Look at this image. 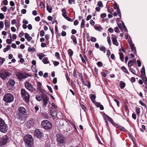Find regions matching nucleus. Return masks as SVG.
<instances>
[{
    "mask_svg": "<svg viewBox=\"0 0 147 147\" xmlns=\"http://www.w3.org/2000/svg\"><path fill=\"white\" fill-rule=\"evenodd\" d=\"M27 112L26 109L24 107H19L17 113V118L21 120H24L26 119Z\"/></svg>",
    "mask_w": 147,
    "mask_h": 147,
    "instance_id": "f257e3e1",
    "label": "nucleus"
},
{
    "mask_svg": "<svg viewBox=\"0 0 147 147\" xmlns=\"http://www.w3.org/2000/svg\"><path fill=\"white\" fill-rule=\"evenodd\" d=\"M24 140L25 143L29 146L32 145L34 143L33 139L31 135H26L24 136Z\"/></svg>",
    "mask_w": 147,
    "mask_h": 147,
    "instance_id": "f03ea898",
    "label": "nucleus"
},
{
    "mask_svg": "<svg viewBox=\"0 0 147 147\" xmlns=\"http://www.w3.org/2000/svg\"><path fill=\"white\" fill-rule=\"evenodd\" d=\"M14 100L13 95L10 93L6 94L3 98V100L7 103H10L13 102Z\"/></svg>",
    "mask_w": 147,
    "mask_h": 147,
    "instance_id": "7ed1b4c3",
    "label": "nucleus"
},
{
    "mask_svg": "<svg viewBox=\"0 0 147 147\" xmlns=\"http://www.w3.org/2000/svg\"><path fill=\"white\" fill-rule=\"evenodd\" d=\"M41 124L42 127L46 129H50L52 127L51 123L47 120L42 121Z\"/></svg>",
    "mask_w": 147,
    "mask_h": 147,
    "instance_id": "20e7f679",
    "label": "nucleus"
},
{
    "mask_svg": "<svg viewBox=\"0 0 147 147\" xmlns=\"http://www.w3.org/2000/svg\"><path fill=\"white\" fill-rule=\"evenodd\" d=\"M21 91V94L23 98L26 101L28 102L30 98V95L24 89H22Z\"/></svg>",
    "mask_w": 147,
    "mask_h": 147,
    "instance_id": "39448f33",
    "label": "nucleus"
},
{
    "mask_svg": "<svg viewBox=\"0 0 147 147\" xmlns=\"http://www.w3.org/2000/svg\"><path fill=\"white\" fill-rule=\"evenodd\" d=\"M10 75V73L5 70H2L0 72V78L3 80L7 79Z\"/></svg>",
    "mask_w": 147,
    "mask_h": 147,
    "instance_id": "423d86ee",
    "label": "nucleus"
},
{
    "mask_svg": "<svg viewBox=\"0 0 147 147\" xmlns=\"http://www.w3.org/2000/svg\"><path fill=\"white\" fill-rule=\"evenodd\" d=\"M57 141L58 144L61 146V144H64L65 140L64 137L61 134H58L57 135Z\"/></svg>",
    "mask_w": 147,
    "mask_h": 147,
    "instance_id": "0eeeda50",
    "label": "nucleus"
},
{
    "mask_svg": "<svg viewBox=\"0 0 147 147\" xmlns=\"http://www.w3.org/2000/svg\"><path fill=\"white\" fill-rule=\"evenodd\" d=\"M9 139L8 137L6 135L0 138V146H3L6 144Z\"/></svg>",
    "mask_w": 147,
    "mask_h": 147,
    "instance_id": "6e6552de",
    "label": "nucleus"
},
{
    "mask_svg": "<svg viewBox=\"0 0 147 147\" xmlns=\"http://www.w3.org/2000/svg\"><path fill=\"white\" fill-rule=\"evenodd\" d=\"M24 86L30 92H34L36 91V89L34 88L33 86L28 82H25Z\"/></svg>",
    "mask_w": 147,
    "mask_h": 147,
    "instance_id": "1a4fd4ad",
    "label": "nucleus"
},
{
    "mask_svg": "<svg viewBox=\"0 0 147 147\" xmlns=\"http://www.w3.org/2000/svg\"><path fill=\"white\" fill-rule=\"evenodd\" d=\"M8 129V126L5 122L0 126V131L2 133H6Z\"/></svg>",
    "mask_w": 147,
    "mask_h": 147,
    "instance_id": "9d476101",
    "label": "nucleus"
},
{
    "mask_svg": "<svg viewBox=\"0 0 147 147\" xmlns=\"http://www.w3.org/2000/svg\"><path fill=\"white\" fill-rule=\"evenodd\" d=\"M34 120L33 119L31 118L27 121L26 125L28 128H30L34 126Z\"/></svg>",
    "mask_w": 147,
    "mask_h": 147,
    "instance_id": "9b49d317",
    "label": "nucleus"
},
{
    "mask_svg": "<svg viewBox=\"0 0 147 147\" xmlns=\"http://www.w3.org/2000/svg\"><path fill=\"white\" fill-rule=\"evenodd\" d=\"M42 98L43 106L46 107L48 104V101L49 100V98L44 93H42Z\"/></svg>",
    "mask_w": 147,
    "mask_h": 147,
    "instance_id": "f8f14e48",
    "label": "nucleus"
},
{
    "mask_svg": "<svg viewBox=\"0 0 147 147\" xmlns=\"http://www.w3.org/2000/svg\"><path fill=\"white\" fill-rule=\"evenodd\" d=\"M128 41L132 52L135 53H136V48L134 46V44L132 43L131 40L130 39H128Z\"/></svg>",
    "mask_w": 147,
    "mask_h": 147,
    "instance_id": "ddd939ff",
    "label": "nucleus"
},
{
    "mask_svg": "<svg viewBox=\"0 0 147 147\" xmlns=\"http://www.w3.org/2000/svg\"><path fill=\"white\" fill-rule=\"evenodd\" d=\"M16 75L18 79L20 80H22L23 79L26 77L25 75L20 72H16Z\"/></svg>",
    "mask_w": 147,
    "mask_h": 147,
    "instance_id": "4468645a",
    "label": "nucleus"
},
{
    "mask_svg": "<svg viewBox=\"0 0 147 147\" xmlns=\"http://www.w3.org/2000/svg\"><path fill=\"white\" fill-rule=\"evenodd\" d=\"M112 40L113 44L117 46H118L119 44L117 40V37L113 34L112 35Z\"/></svg>",
    "mask_w": 147,
    "mask_h": 147,
    "instance_id": "2eb2a0df",
    "label": "nucleus"
},
{
    "mask_svg": "<svg viewBox=\"0 0 147 147\" xmlns=\"http://www.w3.org/2000/svg\"><path fill=\"white\" fill-rule=\"evenodd\" d=\"M34 135L38 138H40L42 136V133L38 129H36L35 131Z\"/></svg>",
    "mask_w": 147,
    "mask_h": 147,
    "instance_id": "dca6fc26",
    "label": "nucleus"
},
{
    "mask_svg": "<svg viewBox=\"0 0 147 147\" xmlns=\"http://www.w3.org/2000/svg\"><path fill=\"white\" fill-rule=\"evenodd\" d=\"M15 82L13 80H9L7 83V85L8 87L13 86L15 84Z\"/></svg>",
    "mask_w": 147,
    "mask_h": 147,
    "instance_id": "f3484780",
    "label": "nucleus"
},
{
    "mask_svg": "<svg viewBox=\"0 0 147 147\" xmlns=\"http://www.w3.org/2000/svg\"><path fill=\"white\" fill-rule=\"evenodd\" d=\"M50 113L51 116L53 117L57 116L56 110L54 109L53 108L51 107Z\"/></svg>",
    "mask_w": 147,
    "mask_h": 147,
    "instance_id": "a211bd4d",
    "label": "nucleus"
},
{
    "mask_svg": "<svg viewBox=\"0 0 147 147\" xmlns=\"http://www.w3.org/2000/svg\"><path fill=\"white\" fill-rule=\"evenodd\" d=\"M89 97L92 100V101L93 103L95 102V99L96 98V96L94 94H90L89 95Z\"/></svg>",
    "mask_w": 147,
    "mask_h": 147,
    "instance_id": "6ab92c4d",
    "label": "nucleus"
},
{
    "mask_svg": "<svg viewBox=\"0 0 147 147\" xmlns=\"http://www.w3.org/2000/svg\"><path fill=\"white\" fill-rule=\"evenodd\" d=\"M25 38L28 42H30L32 39V38L30 36L29 34L27 33H25Z\"/></svg>",
    "mask_w": 147,
    "mask_h": 147,
    "instance_id": "aec40b11",
    "label": "nucleus"
},
{
    "mask_svg": "<svg viewBox=\"0 0 147 147\" xmlns=\"http://www.w3.org/2000/svg\"><path fill=\"white\" fill-rule=\"evenodd\" d=\"M71 38L73 40L74 44L75 45H76L77 43V42L76 36L74 35H72L71 36Z\"/></svg>",
    "mask_w": 147,
    "mask_h": 147,
    "instance_id": "412c9836",
    "label": "nucleus"
},
{
    "mask_svg": "<svg viewBox=\"0 0 147 147\" xmlns=\"http://www.w3.org/2000/svg\"><path fill=\"white\" fill-rule=\"evenodd\" d=\"M119 85L120 88L121 89H123L125 86V84L122 81H121L119 82Z\"/></svg>",
    "mask_w": 147,
    "mask_h": 147,
    "instance_id": "4be33fe9",
    "label": "nucleus"
},
{
    "mask_svg": "<svg viewBox=\"0 0 147 147\" xmlns=\"http://www.w3.org/2000/svg\"><path fill=\"white\" fill-rule=\"evenodd\" d=\"M62 15L64 18H65L67 16L66 10L65 8L63 9L62 10Z\"/></svg>",
    "mask_w": 147,
    "mask_h": 147,
    "instance_id": "5701e85b",
    "label": "nucleus"
},
{
    "mask_svg": "<svg viewBox=\"0 0 147 147\" xmlns=\"http://www.w3.org/2000/svg\"><path fill=\"white\" fill-rule=\"evenodd\" d=\"M67 52L69 55L70 57H71L74 54V52L71 49H68Z\"/></svg>",
    "mask_w": 147,
    "mask_h": 147,
    "instance_id": "b1692460",
    "label": "nucleus"
},
{
    "mask_svg": "<svg viewBox=\"0 0 147 147\" xmlns=\"http://www.w3.org/2000/svg\"><path fill=\"white\" fill-rule=\"evenodd\" d=\"M119 57L121 60V61L123 62L124 61V55L123 53H119Z\"/></svg>",
    "mask_w": 147,
    "mask_h": 147,
    "instance_id": "393cba45",
    "label": "nucleus"
},
{
    "mask_svg": "<svg viewBox=\"0 0 147 147\" xmlns=\"http://www.w3.org/2000/svg\"><path fill=\"white\" fill-rule=\"evenodd\" d=\"M42 61L44 64H48L49 63V61L48 60V58L45 57L42 59Z\"/></svg>",
    "mask_w": 147,
    "mask_h": 147,
    "instance_id": "a878e982",
    "label": "nucleus"
},
{
    "mask_svg": "<svg viewBox=\"0 0 147 147\" xmlns=\"http://www.w3.org/2000/svg\"><path fill=\"white\" fill-rule=\"evenodd\" d=\"M42 84L40 82H38L37 84L38 90L39 91H41L42 90Z\"/></svg>",
    "mask_w": 147,
    "mask_h": 147,
    "instance_id": "bb28decb",
    "label": "nucleus"
},
{
    "mask_svg": "<svg viewBox=\"0 0 147 147\" xmlns=\"http://www.w3.org/2000/svg\"><path fill=\"white\" fill-rule=\"evenodd\" d=\"M36 100L39 101H41L42 99V94L41 96H40L38 95H36Z\"/></svg>",
    "mask_w": 147,
    "mask_h": 147,
    "instance_id": "cd10ccee",
    "label": "nucleus"
},
{
    "mask_svg": "<svg viewBox=\"0 0 147 147\" xmlns=\"http://www.w3.org/2000/svg\"><path fill=\"white\" fill-rule=\"evenodd\" d=\"M121 69L122 70H123L125 73L127 74H129V72H128L127 70V69H126V68H125V66H122L121 67Z\"/></svg>",
    "mask_w": 147,
    "mask_h": 147,
    "instance_id": "c85d7f7f",
    "label": "nucleus"
},
{
    "mask_svg": "<svg viewBox=\"0 0 147 147\" xmlns=\"http://www.w3.org/2000/svg\"><path fill=\"white\" fill-rule=\"evenodd\" d=\"M134 64V62L132 60H130L128 62V65L129 67H131Z\"/></svg>",
    "mask_w": 147,
    "mask_h": 147,
    "instance_id": "c756f323",
    "label": "nucleus"
},
{
    "mask_svg": "<svg viewBox=\"0 0 147 147\" xmlns=\"http://www.w3.org/2000/svg\"><path fill=\"white\" fill-rule=\"evenodd\" d=\"M141 73L142 75H145V68L144 67H142L141 69Z\"/></svg>",
    "mask_w": 147,
    "mask_h": 147,
    "instance_id": "7c9ffc66",
    "label": "nucleus"
},
{
    "mask_svg": "<svg viewBox=\"0 0 147 147\" xmlns=\"http://www.w3.org/2000/svg\"><path fill=\"white\" fill-rule=\"evenodd\" d=\"M47 10L50 13L52 12V8L48 5H47Z\"/></svg>",
    "mask_w": 147,
    "mask_h": 147,
    "instance_id": "2f4dec72",
    "label": "nucleus"
},
{
    "mask_svg": "<svg viewBox=\"0 0 147 147\" xmlns=\"http://www.w3.org/2000/svg\"><path fill=\"white\" fill-rule=\"evenodd\" d=\"M136 114L139 116L140 113V108L139 107H137L136 108Z\"/></svg>",
    "mask_w": 147,
    "mask_h": 147,
    "instance_id": "473e14b6",
    "label": "nucleus"
},
{
    "mask_svg": "<svg viewBox=\"0 0 147 147\" xmlns=\"http://www.w3.org/2000/svg\"><path fill=\"white\" fill-rule=\"evenodd\" d=\"M118 128L121 131H123L126 132L127 131L126 129L123 127H122L121 126H119L118 127Z\"/></svg>",
    "mask_w": 147,
    "mask_h": 147,
    "instance_id": "72a5a7b5",
    "label": "nucleus"
},
{
    "mask_svg": "<svg viewBox=\"0 0 147 147\" xmlns=\"http://www.w3.org/2000/svg\"><path fill=\"white\" fill-rule=\"evenodd\" d=\"M85 21L84 19L82 20V22L81 24V28H84L85 26Z\"/></svg>",
    "mask_w": 147,
    "mask_h": 147,
    "instance_id": "f704fd0d",
    "label": "nucleus"
},
{
    "mask_svg": "<svg viewBox=\"0 0 147 147\" xmlns=\"http://www.w3.org/2000/svg\"><path fill=\"white\" fill-rule=\"evenodd\" d=\"M39 6L43 9H44L45 7V5H44L42 2L40 3L39 4Z\"/></svg>",
    "mask_w": 147,
    "mask_h": 147,
    "instance_id": "c9c22d12",
    "label": "nucleus"
},
{
    "mask_svg": "<svg viewBox=\"0 0 147 147\" xmlns=\"http://www.w3.org/2000/svg\"><path fill=\"white\" fill-rule=\"evenodd\" d=\"M35 51V49L34 48L32 47L31 48V47H29L28 50V51L29 52L34 51Z\"/></svg>",
    "mask_w": 147,
    "mask_h": 147,
    "instance_id": "e433bc0d",
    "label": "nucleus"
},
{
    "mask_svg": "<svg viewBox=\"0 0 147 147\" xmlns=\"http://www.w3.org/2000/svg\"><path fill=\"white\" fill-rule=\"evenodd\" d=\"M42 116L45 117V119H49V117L48 116V114L47 113H43Z\"/></svg>",
    "mask_w": 147,
    "mask_h": 147,
    "instance_id": "4c0bfd02",
    "label": "nucleus"
},
{
    "mask_svg": "<svg viewBox=\"0 0 147 147\" xmlns=\"http://www.w3.org/2000/svg\"><path fill=\"white\" fill-rule=\"evenodd\" d=\"M98 5L99 7H103V5L102 3V2L101 1H99L98 2Z\"/></svg>",
    "mask_w": 147,
    "mask_h": 147,
    "instance_id": "58836bf2",
    "label": "nucleus"
},
{
    "mask_svg": "<svg viewBox=\"0 0 147 147\" xmlns=\"http://www.w3.org/2000/svg\"><path fill=\"white\" fill-rule=\"evenodd\" d=\"M9 23L8 20H6L5 21V26L6 27H9Z\"/></svg>",
    "mask_w": 147,
    "mask_h": 147,
    "instance_id": "ea45409f",
    "label": "nucleus"
},
{
    "mask_svg": "<svg viewBox=\"0 0 147 147\" xmlns=\"http://www.w3.org/2000/svg\"><path fill=\"white\" fill-rule=\"evenodd\" d=\"M99 49L100 50L102 51H105V50H106L105 47L103 46H100V47Z\"/></svg>",
    "mask_w": 147,
    "mask_h": 147,
    "instance_id": "a19ab883",
    "label": "nucleus"
},
{
    "mask_svg": "<svg viewBox=\"0 0 147 147\" xmlns=\"http://www.w3.org/2000/svg\"><path fill=\"white\" fill-rule=\"evenodd\" d=\"M45 56V55L43 53H41L38 55L39 58L40 60H41Z\"/></svg>",
    "mask_w": 147,
    "mask_h": 147,
    "instance_id": "79ce46f5",
    "label": "nucleus"
},
{
    "mask_svg": "<svg viewBox=\"0 0 147 147\" xmlns=\"http://www.w3.org/2000/svg\"><path fill=\"white\" fill-rule=\"evenodd\" d=\"M142 128H140V130L141 131H142V132H144V131L143 130H144L146 129L145 126L144 125H142Z\"/></svg>",
    "mask_w": 147,
    "mask_h": 147,
    "instance_id": "37998d69",
    "label": "nucleus"
},
{
    "mask_svg": "<svg viewBox=\"0 0 147 147\" xmlns=\"http://www.w3.org/2000/svg\"><path fill=\"white\" fill-rule=\"evenodd\" d=\"M107 41L109 45L110 46L111 45V42L110 37L109 36L107 37Z\"/></svg>",
    "mask_w": 147,
    "mask_h": 147,
    "instance_id": "c03bdc74",
    "label": "nucleus"
},
{
    "mask_svg": "<svg viewBox=\"0 0 147 147\" xmlns=\"http://www.w3.org/2000/svg\"><path fill=\"white\" fill-rule=\"evenodd\" d=\"M91 41L93 42H95L96 41V39L94 37H91Z\"/></svg>",
    "mask_w": 147,
    "mask_h": 147,
    "instance_id": "a18cd8bd",
    "label": "nucleus"
},
{
    "mask_svg": "<svg viewBox=\"0 0 147 147\" xmlns=\"http://www.w3.org/2000/svg\"><path fill=\"white\" fill-rule=\"evenodd\" d=\"M7 9V7L5 6H4L3 7L1 8V9L2 11L4 12H6Z\"/></svg>",
    "mask_w": 147,
    "mask_h": 147,
    "instance_id": "49530a36",
    "label": "nucleus"
},
{
    "mask_svg": "<svg viewBox=\"0 0 147 147\" xmlns=\"http://www.w3.org/2000/svg\"><path fill=\"white\" fill-rule=\"evenodd\" d=\"M3 22L2 21L0 22V30L3 27Z\"/></svg>",
    "mask_w": 147,
    "mask_h": 147,
    "instance_id": "de8ad7c7",
    "label": "nucleus"
},
{
    "mask_svg": "<svg viewBox=\"0 0 147 147\" xmlns=\"http://www.w3.org/2000/svg\"><path fill=\"white\" fill-rule=\"evenodd\" d=\"M117 13H118V15L121 18V12L120 11L119 9V8H118V9L117 10Z\"/></svg>",
    "mask_w": 147,
    "mask_h": 147,
    "instance_id": "09e8293b",
    "label": "nucleus"
},
{
    "mask_svg": "<svg viewBox=\"0 0 147 147\" xmlns=\"http://www.w3.org/2000/svg\"><path fill=\"white\" fill-rule=\"evenodd\" d=\"M45 35V32L43 30H41L40 32V35L41 37H42Z\"/></svg>",
    "mask_w": 147,
    "mask_h": 147,
    "instance_id": "8fccbe9b",
    "label": "nucleus"
},
{
    "mask_svg": "<svg viewBox=\"0 0 147 147\" xmlns=\"http://www.w3.org/2000/svg\"><path fill=\"white\" fill-rule=\"evenodd\" d=\"M55 56L58 59H60V54L58 52H56L55 53Z\"/></svg>",
    "mask_w": 147,
    "mask_h": 147,
    "instance_id": "3c124183",
    "label": "nucleus"
},
{
    "mask_svg": "<svg viewBox=\"0 0 147 147\" xmlns=\"http://www.w3.org/2000/svg\"><path fill=\"white\" fill-rule=\"evenodd\" d=\"M5 61V59L3 58H0V62L2 65Z\"/></svg>",
    "mask_w": 147,
    "mask_h": 147,
    "instance_id": "603ef678",
    "label": "nucleus"
},
{
    "mask_svg": "<svg viewBox=\"0 0 147 147\" xmlns=\"http://www.w3.org/2000/svg\"><path fill=\"white\" fill-rule=\"evenodd\" d=\"M4 123H5V121L1 118H0V126L2 125Z\"/></svg>",
    "mask_w": 147,
    "mask_h": 147,
    "instance_id": "864d4df0",
    "label": "nucleus"
},
{
    "mask_svg": "<svg viewBox=\"0 0 147 147\" xmlns=\"http://www.w3.org/2000/svg\"><path fill=\"white\" fill-rule=\"evenodd\" d=\"M139 103L142 106L145 107H146V105L144 103L142 102L141 100H140L139 101Z\"/></svg>",
    "mask_w": 147,
    "mask_h": 147,
    "instance_id": "5fc2aeb1",
    "label": "nucleus"
},
{
    "mask_svg": "<svg viewBox=\"0 0 147 147\" xmlns=\"http://www.w3.org/2000/svg\"><path fill=\"white\" fill-rule=\"evenodd\" d=\"M107 16V15L106 13H103L100 15V16L102 18H104L105 17Z\"/></svg>",
    "mask_w": 147,
    "mask_h": 147,
    "instance_id": "6e6d98bb",
    "label": "nucleus"
},
{
    "mask_svg": "<svg viewBox=\"0 0 147 147\" xmlns=\"http://www.w3.org/2000/svg\"><path fill=\"white\" fill-rule=\"evenodd\" d=\"M68 1L69 4H71L72 3H75V0H68Z\"/></svg>",
    "mask_w": 147,
    "mask_h": 147,
    "instance_id": "4d7b16f0",
    "label": "nucleus"
},
{
    "mask_svg": "<svg viewBox=\"0 0 147 147\" xmlns=\"http://www.w3.org/2000/svg\"><path fill=\"white\" fill-rule=\"evenodd\" d=\"M115 32L117 33H119L120 32V31L119 30V29L117 27H115Z\"/></svg>",
    "mask_w": 147,
    "mask_h": 147,
    "instance_id": "13d9d810",
    "label": "nucleus"
},
{
    "mask_svg": "<svg viewBox=\"0 0 147 147\" xmlns=\"http://www.w3.org/2000/svg\"><path fill=\"white\" fill-rule=\"evenodd\" d=\"M94 103L95 104L96 106L98 107H99L100 106V105H101L100 103L96 102V101H95V102Z\"/></svg>",
    "mask_w": 147,
    "mask_h": 147,
    "instance_id": "bf43d9fd",
    "label": "nucleus"
},
{
    "mask_svg": "<svg viewBox=\"0 0 147 147\" xmlns=\"http://www.w3.org/2000/svg\"><path fill=\"white\" fill-rule=\"evenodd\" d=\"M97 65L100 67H101L102 66V63L100 61L98 62L97 63Z\"/></svg>",
    "mask_w": 147,
    "mask_h": 147,
    "instance_id": "052dcab7",
    "label": "nucleus"
},
{
    "mask_svg": "<svg viewBox=\"0 0 147 147\" xmlns=\"http://www.w3.org/2000/svg\"><path fill=\"white\" fill-rule=\"evenodd\" d=\"M61 35L63 36H65L66 35V33L65 31H63L61 33Z\"/></svg>",
    "mask_w": 147,
    "mask_h": 147,
    "instance_id": "680f3d73",
    "label": "nucleus"
},
{
    "mask_svg": "<svg viewBox=\"0 0 147 147\" xmlns=\"http://www.w3.org/2000/svg\"><path fill=\"white\" fill-rule=\"evenodd\" d=\"M22 23L23 24L26 25L28 24V21L26 19H24L22 22Z\"/></svg>",
    "mask_w": 147,
    "mask_h": 147,
    "instance_id": "e2e57ef3",
    "label": "nucleus"
},
{
    "mask_svg": "<svg viewBox=\"0 0 147 147\" xmlns=\"http://www.w3.org/2000/svg\"><path fill=\"white\" fill-rule=\"evenodd\" d=\"M113 7L115 9H118L117 5V3H115L113 4Z\"/></svg>",
    "mask_w": 147,
    "mask_h": 147,
    "instance_id": "0e129e2a",
    "label": "nucleus"
},
{
    "mask_svg": "<svg viewBox=\"0 0 147 147\" xmlns=\"http://www.w3.org/2000/svg\"><path fill=\"white\" fill-rule=\"evenodd\" d=\"M65 18L69 21L72 22L73 21V20L71 18L67 16H66Z\"/></svg>",
    "mask_w": 147,
    "mask_h": 147,
    "instance_id": "69168bd1",
    "label": "nucleus"
},
{
    "mask_svg": "<svg viewBox=\"0 0 147 147\" xmlns=\"http://www.w3.org/2000/svg\"><path fill=\"white\" fill-rule=\"evenodd\" d=\"M81 107L84 111H85V110H86V107L84 105L81 104Z\"/></svg>",
    "mask_w": 147,
    "mask_h": 147,
    "instance_id": "338daca9",
    "label": "nucleus"
},
{
    "mask_svg": "<svg viewBox=\"0 0 147 147\" xmlns=\"http://www.w3.org/2000/svg\"><path fill=\"white\" fill-rule=\"evenodd\" d=\"M132 118L134 119L135 120L136 119V116L135 113H133L132 115Z\"/></svg>",
    "mask_w": 147,
    "mask_h": 147,
    "instance_id": "774afa93",
    "label": "nucleus"
}]
</instances>
